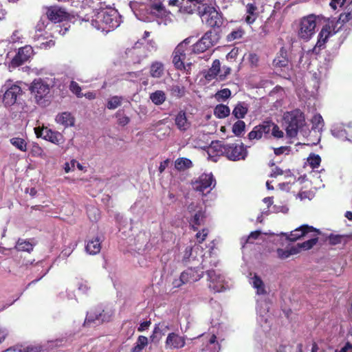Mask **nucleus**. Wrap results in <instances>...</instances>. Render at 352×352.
I'll return each instance as SVG.
<instances>
[{
  "label": "nucleus",
  "instance_id": "f8f14e48",
  "mask_svg": "<svg viewBox=\"0 0 352 352\" xmlns=\"http://www.w3.org/2000/svg\"><path fill=\"white\" fill-rule=\"evenodd\" d=\"M111 314L104 310H92L87 313L85 324L91 323L100 324L104 322H107L110 320Z\"/></svg>",
  "mask_w": 352,
  "mask_h": 352
},
{
  "label": "nucleus",
  "instance_id": "39448f33",
  "mask_svg": "<svg viewBox=\"0 0 352 352\" xmlns=\"http://www.w3.org/2000/svg\"><path fill=\"white\" fill-rule=\"evenodd\" d=\"M30 91L35 102L40 105H45L49 100L50 86L45 80L38 78L35 79L31 84Z\"/></svg>",
  "mask_w": 352,
  "mask_h": 352
},
{
  "label": "nucleus",
  "instance_id": "a18cd8bd",
  "mask_svg": "<svg viewBox=\"0 0 352 352\" xmlns=\"http://www.w3.org/2000/svg\"><path fill=\"white\" fill-rule=\"evenodd\" d=\"M244 34V30L241 28H239L236 30H232L227 36L228 41H233L236 39L241 38Z\"/></svg>",
  "mask_w": 352,
  "mask_h": 352
},
{
  "label": "nucleus",
  "instance_id": "4c0bfd02",
  "mask_svg": "<svg viewBox=\"0 0 352 352\" xmlns=\"http://www.w3.org/2000/svg\"><path fill=\"white\" fill-rule=\"evenodd\" d=\"M214 114L219 118H224L230 114V109L224 104H218L214 110Z\"/></svg>",
  "mask_w": 352,
  "mask_h": 352
},
{
  "label": "nucleus",
  "instance_id": "6e6552de",
  "mask_svg": "<svg viewBox=\"0 0 352 352\" xmlns=\"http://www.w3.org/2000/svg\"><path fill=\"white\" fill-rule=\"evenodd\" d=\"M226 150L224 156L232 161L245 160L248 155V151L243 143L227 144Z\"/></svg>",
  "mask_w": 352,
  "mask_h": 352
},
{
  "label": "nucleus",
  "instance_id": "7ed1b4c3",
  "mask_svg": "<svg viewBox=\"0 0 352 352\" xmlns=\"http://www.w3.org/2000/svg\"><path fill=\"white\" fill-rule=\"evenodd\" d=\"M139 12V19L146 22L166 16V8L160 0H149L146 3L140 6Z\"/></svg>",
  "mask_w": 352,
  "mask_h": 352
},
{
  "label": "nucleus",
  "instance_id": "bb28decb",
  "mask_svg": "<svg viewBox=\"0 0 352 352\" xmlns=\"http://www.w3.org/2000/svg\"><path fill=\"white\" fill-rule=\"evenodd\" d=\"M221 71V63L219 60L216 59L213 61L212 67L206 72L204 77L208 81L214 79Z\"/></svg>",
  "mask_w": 352,
  "mask_h": 352
},
{
  "label": "nucleus",
  "instance_id": "a19ab883",
  "mask_svg": "<svg viewBox=\"0 0 352 352\" xmlns=\"http://www.w3.org/2000/svg\"><path fill=\"white\" fill-rule=\"evenodd\" d=\"M123 100V97L114 96L111 97L107 104V107L109 109H115L120 107L122 104V102Z\"/></svg>",
  "mask_w": 352,
  "mask_h": 352
},
{
  "label": "nucleus",
  "instance_id": "f03ea898",
  "mask_svg": "<svg viewBox=\"0 0 352 352\" xmlns=\"http://www.w3.org/2000/svg\"><path fill=\"white\" fill-rule=\"evenodd\" d=\"M189 38L180 43L173 53V63L179 70H188L192 65L190 56L193 54L188 47Z\"/></svg>",
  "mask_w": 352,
  "mask_h": 352
},
{
  "label": "nucleus",
  "instance_id": "8fccbe9b",
  "mask_svg": "<svg viewBox=\"0 0 352 352\" xmlns=\"http://www.w3.org/2000/svg\"><path fill=\"white\" fill-rule=\"evenodd\" d=\"M288 60L285 57V56L283 55V53H281L280 56H277L274 60V65L276 67H284L287 65Z\"/></svg>",
  "mask_w": 352,
  "mask_h": 352
},
{
  "label": "nucleus",
  "instance_id": "412c9836",
  "mask_svg": "<svg viewBox=\"0 0 352 352\" xmlns=\"http://www.w3.org/2000/svg\"><path fill=\"white\" fill-rule=\"evenodd\" d=\"M175 123L177 128L182 131H187L190 126V122L187 118L184 111H179L175 118Z\"/></svg>",
  "mask_w": 352,
  "mask_h": 352
},
{
  "label": "nucleus",
  "instance_id": "6e6d98bb",
  "mask_svg": "<svg viewBox=\"0 0 352 352\" xmlns=\"http://www.w3.org/2000/svg\"><path fill=\"white\" fill-rule=\"evenodd\" d=\"M116 117L118 118V122L120 125L125 126L130 122V118L128 116L121 115L119 112L116 113Z\"/></svg>",
  "mask_w": 352,
  "mask_h": 352
},
{
  "label": "nucleus",
  "instance_id": "13d9d810",
  "mask_svg": "<svg viewBox=\"0 0 352 352\" xmlns=\"http://www.w3.org/2000/svg\"><path fill=\"white\" fill-rule=\"evenodd\" d=\"M231 72V68L228 66H223L219 74V79L224 80Z\"/></svg>",
  "mask_w": 352,
  "mask_h": 352
},
{
  "label": "nucleus",
  "instance_id": "f257e3e1",
  "mask_svg": "<svg viewBox=\"0 0 352 352\" xmlns=\"http://www.w3.org/2000/svg\"><path fill=\"white\" fill-rule=\"evenodd\" d=\"M118 13L115 10H102L91 21V25L98 30L108 32L120 25Z\"/></svg>",
  "mask_w": 352,
  "mask_h": 352
},
{
  "label": "nucleus",
  "instance_id": "a211bd4d",
  "mask_svg": "<svg viewBox=\"0 0 352 352\" xmlns=\"http://www.w3.org/2000/svg\"><path fill=\"white\" fill-rule=\"evenodd\" d=\"M67 12L59 7H51L47 12V19L54 23H59L67 18Z\"/></svg>",
  "mask_w": 352,
  "mask_h": 352
},
{
  "label": "nucleus",
  "instance_id": "f704fd0d",
  "mask_svg": "<svg viewBox=\"0 0 352 352\" xmlns=\"http://www.w3.org/2000/svg\"><path fill=\"white\" fill-rule=\"evenodd\" d=\"M148 338L144 336H140L135 344V346L131 349V352H142V351L147 346Z\"/></svg>",
  "mask_w": 352,
  "mask_h": 352
},
{
  "label": "nucleus",
  "instance_id": "58836bf2",
  "mask_svg": "<svg viewBox=\"0 0 352 352\" xmlns=\"http://www.w3.org/2000/svg\"><path fill=\"white\" fill-rule=\"evenodd\" d=\"M43 348L41 345H28L16 346L14 349V351L18 352H41Z\"/></svg>",
  "mask_w": 352,
  "mask_h": 352
},
{
  "label": "nucleus",
  "instance_id": "e2e57ef3",
  "mask_svg": "<svg viewBox=\"0 0 352 352\" xmlns=\"http://www.w3.org/2000/svg\"><path fill=\"white\" fill-rule=\"evenodd\" d=\"M173 94L178 97H182L184 95V89L183 87H181L178 85L173 86L172 87Z\"/></svg>",
  "mask_w": 352,
  "mask_h": 352
},
{
  "label": "nucleus",
  "instance_id": "b1692460",
  "mask_svg": "<svg viewBox=\"0 0 352 352\" xmlns=\"http://www.w3.org/2000/svg\"><path fill=\"white\" fill-rule=\"evenodd\" d=\"M56 122L65 127L72 126L74 124V118L69 112L58 113L56 117Z\"/></svg>",
  "mask_w": 352,
  "mask_h": 352
},
{
  "label": "nucleus",
  "instance_id": "7c9ffc66",
  "mask_svg": "<svg viewBox=\"0 0 352 352\" xmlns=\"http://www.w3.org/2000/svg\"><path fill=\"white\" fill-rule=\"evenodd\" d=\"M150 76L155 78H161L164 74V66L159 61L153 62L150 67Z\"/></svg>",
  "mask_w": 352,
  "mask_h": 352
},
{
  "label": "nucleus",
  "instance_id": "c03bdc74",
  "mask_svg": "<svg viewBox=\"0 0 352 352\" xmlns=\"http://www.w3.org/2000/svg\"><path fill=\"white\" fill-rule=\"evenodd\" d=\"M311 122L313 124L312 129L317 130L318 131L322 130L324 126L322 117L320 114L315 115L311 119Z\"/></svg>",
  "mask_w": 352,
  "mask_h": 352
},
{
  "label": "nucleus",
  "instance_id": "052dcab7",
  "mask_svg": "<svg viewBox=\"0 0 352 352\" xmlns=\"http://www.w3.org/2000/svg\"><path fill=\"white\" fill-rule=\"evenodd\" d=\"M346 2V0H331L329 6L333 10H336L338 6L342 7Z\"/></svg>",
  "mask_w": 352,
  "mask_h": 352
},
{
  "label": "nucleus",
  "instance_id": "49530a36",
  "mask_svg": "<svg viewBox=\"0 0 352 352\" xmlns=\"http://www.w3.org/2000/svg\"><path fill=\"white\" fill-rule=\"evenodd\" d=\"M245 127V122L242 120H238L232 126V132L235 134V135L240 136L244 131Z\"/></svg>",
  "mask_w": 352,
  "mask_h": 352
},
{
  "label": "nucleus",
  "instance_id": "2eb2a0df",
  "mask_svg": "<svg viewBox=\"0 0 352 352\" xmlns=\"http://www.w3.org/2000/svg\"><path fill=\"white\" fill-rule=\"evenodd\" d=\"M336 31H334L333 32H331V26L329 25H325L323 26L318 34V41L313 48V52L316 54H318L320 50L324 47V45L329 37L336 34Z\"/></svg>",
  "mask_w": 352,
  "mask_h": 352
},
{
  "label": "nucleus",
  "instance_id": "4d7b16f0",
  "mask_svg": "<svg viewBox=\"0 0 352 352\" xmlns=\"http://www.w3.org/2000/svg\"><path fill=\"white\" fill-rule=\"evenodd\" d=\"M212 34V32L211 31H208L201 38L202 41H206V45L208 46L212 47L213 45V42L211 38Z\"/></svg>",
  "mask_w": 352,
  "mask_h": 352
},
{
  "label": "nucleus",
  "instance_id": "ddd939ff",
  "mask_svg": "<svg viewBox=\"0 0 352 352\" xmlns=\"http://www.w3.org/2000/svg\"><path fill=\"white\" fill-rule=\"evenodd\" d=\"M272 126L270 122H264L263 124L254 126L248 134L249 140H258L262 138H267L271 132Z\"/></svg>",
  "mask_w": 352,
  "mask_h": 352
},
{
  "label": "nucleus",
  "instance_id": "20e7f679",
  "mask_svg": "<svg viewBox=\"0 0 352 352\" xmlns=\"http://www.w3.org/2000/svg\"><path fill=\"white\" fill-rule=\"evenodd\" d=\"M287 135L289 138H294L298 132L302 130L305 125V119L303 113L300 109L286 112L283 116Z\"/></svg>",
  "mask_w": 352,
  "mask_h": 352
},
{
  "label": "nucleus",
  "instance_id": "72a5a7b5",
  "mask_svg": "<svg viewBox=\"0 0 352 352\" xmlns=\"http://www.w3.org/2000/svg\"><path fill=\"white\" fill-rule=\"evenodd\" d=\"M149 98L155 105H160L165 102L166 96L163 91L157 90L151 93Z\"/></svg>",
  "mask_w": 352,
  "mask_h": 352
},
{
  "label": "nucleus",
  "instance_id": "338daca9",
  "mask_svg": "<svg viewBox=\"0 0 352 352\" xmlns=\"http://www.w3.org/2000/svg\"><path fill=\"white\" fill-rule=\"evenodd\" d=\"M78 289L83 294H87L90 289V286L87 281L82 282L78 285Z\"/></svg>",
  "mask_w": 352,
  "mask_h": 352
},
{
  "label": "nucleus",
  "instance_id": "a878e982",
  "mask_svg": "<svg viewBox=\"0 0 352 352\" xmlns=\"http://www.w3.org/2000/svg\"><path fill=\"white\" fill-rule=\"evenodd\" d=\"M168 330V326L164 323H160L157 324L153 331V334L150 336L151 342H157L160 340L162 336H164Z\"/></svg>",
  "mask_w": 352,
  "mask_h": 352
},
{
  "label": "nucleus",
  "instance_id": "37998d69",
  "mask_svg": "<svg viewBox=\"0 0 352 352\" xmlns=\"http://www.w3.org/2000/svg\"><path fill=\"white\" fill-rule=\"evenodd\" d=\"M10 143L21 151H26L27 144L25 141L20 138H12L10 139Z\"/></svg>",
  "mask_w": 352,
  "mask_h": 352
},
{
  "label": "nucleus",
  "instance_id": "09e8293b",
  "mask_svg": "<svg viewBox=\"0 0 352 352\" xmlns=\"http://www.w3.org/2000/svg\"><path fill=\"white\" fill-rule=\"evenodd\" d=\"M308 163L312 168H317L321 162V158L318 155L311 154L307 159Z\"/></svg>",
  "mask_w": 352,
  "mask_h": 352
},
{
  "label": "nucleus",
  "instance_id": "e433bc0d",
  "mask_svg": "<svg viewBox=\"0 0 352 352\" xmlns=\"http://www.w3.org/2000/svg\"><path fill=\"white\" fill-rule=\"evenodd\" d=\"M192 162L189 159L184 157L178 158L175 163V168L179 170H184L192 167Z\"/></svg>",
  "mask_w": 352,
  "mask_h": 352
},
{
  "label": "nucleus",
  "instance_id": "393cba45",
  "mask_svg": "<svg viewBox=\"0 0 352 352\" xmlns=\"http://www.w3.org/2000/svg\"><path fill=\"white\" fill-rule=\"evenodd\" d=\"M205 218V212L203 211L202 208H199L190 220V224L192 226L194 230H197L198 226L204 223Z\"/></svg>",
  "mask_w": 352,
  "mask_h": 352
},
{
  "label": "nucleus",
  "instance_id": "1a4fd4ad",
  "mask_svg": "<svg viewBox=\"0 0 352 352\" xmlns=\"http://www.w3.org/2000/svg\"><path fill=\"white\" fill-rule=\"evenodd\" d=\"M216 181L212 173H204L193 183V188L203 195L208 193L215 186Z\"/></svg>",
  "mask_w": 352,
  "mask_h": 352
},
{
  "label": "nucleus",
  "instance_id": "5701e85b",
  "mask_svg": "<svg viewBox=\"0 0 352 352\" xmlns=\"http://www.w3.org/2000/svg\"><path fill=\"white\" fill-rule=\"evenodd\" d=\"M320 234V232L319 230H318V232H311L308 236H306V238H308V239L306 241H304L301 243H298V250H299L300 248L304 249V250H309L315 245L318 241V234Z\"/></svg>",
  "mask_w": 352,
  "mask_h": 352
},
{
  "label": "nucleus",
  "instance_id": "dca6fc26",
  "mask_svg": "<svg viewBox=\"0 0 352 352\" xmlns=\"http://www.w3.org/2000/svg\"><path fill=\"white\" fill-rule=\"evenodd\" d=\"M6 89L5 94L3 95V101L6 106H11L14 104L16 101L18 95H19L22 90L18 85H12L10 88L3 87V89Z\"/></svg>",
  "mask_w": 352,
  "mask_h": 352
},
{
  "label": "nucleus",
  "instance_id": "9d476101",
  "mask_svg": "<svg viewBox=\"0 0 352 352\" xmlns=\"http://www.w3.org/2000/svg\"><path fill=\"white\" fill-rule=\"evenodd\" d=\"M208 276V287L214 292H221L228 288L223 276L211 270L206 272Z\"/></svg>",
  "mask_w": 352,
  "mask_h": 352
},
{
  "label": "nucleus",
  "instance_id": "2f4dec72",
  "mask_svg": "<svg viewBox=\"0 0 352 352\" xmlns=\"http://www.w3.org/2000/svg\"><path fill=\"white\" fill-rule=\"evenodd\" d=\"M169 4L179 7L180 12L184 13L192 14L195 10V6L188 5L186 0H170Z\"/></svg>",
  "mask_w": 352,
  "mask_h": 352
},
{
  "label": "nucleus",
  "instance_id": "c756f323",
  "mask_svg": "<svg viewBox=\"0 0 352 352\" xmlns=\"http://www.w3.org/2000/svg\"><path fill=\"white\" fill-rule=\"evenodd\" d=\"M226 144H223L221 141H212L208 148V153L210 155L211 153H214L217 155H224Z\"/></svg>",
  "mask_w": 352,
  "mask_h": 352
},
{
  "label": "nucleus",
  "instance_id": "864d4df0",
  "mask_svg": "<svg viewBox=\"0 0 352 352\" xmlns=\"http://www.w3.org/2000/svg\"><path fill=\"white\" fill-rule=\"evenodd\" d=\"M352 19V12L342 13L337 21V23L344 24L349 21Z\"/></svg>",
  "mask_w": 352,
  "mask_h": 352
},
{
  "label": "nucleus",
  "instance_id": "3c124183",
  "mask_svg": "<svg viewBox=\"0 0 352 352\" xmlns=\"http://www.w3.org/2000/svg\"><path fill=\"white\" fill-rule=\"evenodd\" d=\"M344 239V236L343 235L333 234H331L328 237L329 243L333 245L340 244Z\"/></svg>",
  "mask_w": 352,
  "mask_h": 352
},
{
  "label": "nucleus",
  "instance_id": "774afa93",
  "mask_svg": "<svg viewBox=\"0 0 352 352\" xmlns=\"http://www.w3.org/2000/svg\"><path fill=\"white\" fill-rule=\"evenodd\" d=\"M339 352H352V343L347 342Z\"/></svg>",
  "mask_w": 352,
  "mask_h": 352
},
{
  "label": "nucleus",
  "instance_id": "6ab92c4d",
  "mask_svg": "<svg viewBox=\"0 0 352 352\" xmlns=\"http://www.w3.org/2000/svg\"><path fill=\"white\" fill-rule=\"evenodd\" d=\"M185 343L184 337L175 333H170L166 338V348L168 349H181L184 346Z\"/></svg>",
  "mask_w": 352,
  "mask_h": 352
},
{
  "label": "nucleus",
  "instance_id": "c85d7f7f",
  "mask_svg": "<svg viewBox=\"0 0 352 352\" xmlns=\"http://www.w3.org/2000/svg\"><path fill=\"white\" fill-rule=\"evenodd\" d=\"M246 12L248 15L245 21L248 24L253 23L258 16V8L254 3H248L246 6Z\"/></svg>",
  "mask_w": 352,
  "mask_h": 352
},
{
  "label": "nucleus",
  "instance_id": "bf43d9fd",
  "mask_svg": "<svg viewBox=\"0 0 352 352\" xmlns=\"http://www.w3.org/2000/svg\"><path fill=\"white\" fill-rule=\"evenodd\" d=\"M199 208H201V207L197 203L194 202L190 203L187 206L188 212L192 214L197 212Z\"/></svg>",
  "mask_w": 352,
  "mask_h": 352
},
{
  "label": "nucleus",
  "instance_id": "603ef678",
  "mask_svg": "<svg viewBox=\"0 0 352 352\" xmlns=\"http://www.w3.org/2000/svg\"><path fill=\"white\" fill-rule=\"evenodd\" d=\"M69 89L72 93L76 95L78 98L82 97L83 94L81 93V87L79 86V85L75 82L72 81L69 85Z\"/></svg>",
  "mask_w": 352,
  "mask_h": 352
},
{
  "label": "nucleus",
  "instance_id": "aec40b11",
  "mask_svg": "<svg viewBox=\"0 0 352 352\" xmlns=\"http://www.w3.org/2000/svg\"><path fill=\"white\" fill-rule=\"evenodd\" d=\"M182 274L183 280L187 284L200 280L204 276V272L199 273L196 268L190 267L184 271Z\"/></svg>",
  "mask_w": 352,
  "mask_h": 352
},
{
  "label": "nucleus",
  "instance_id": "9b49d317",
  "mask_svg": "<svg viewBox=\"0 0 352 352\" xmlns=\"http://www.w3.org/2000/svg\"><path fill=\"white\" fill-rule=\"evenodd\" d=\"M34 131L37 138H42L55 144L59 145L64 142L63 136L60 133L53 131L47 127H36L34 128Z\"/></svg>",
  "mask_w": 352,
  "mask_h": 352
},
{
  "label": "nucleus",
  "instance_id": "79ce46f5",
  "mask_svg": "<svg viewBox=\"0 0 352 352\" xmlns=\"http://www.w3.org/2000/svg\"><path fill=\"white\" fill-rule=\"evenodd\" d=\"M211 46L206 45V41H202L201 39L198 41L191 48L193 54H199L205 52L206 50L210 48Z\"/></svg>",
  "mask_w": 352,
  "mask_h": 352
},
{
  "label": "nucleus",
  "instance_id": "423d86ee",
  "mask_svg": "<svg viewBox=\"0 0 352 352\" xmlns=\"http://www.w3.org/2000/svg\"><path fill=\"white\" fill-rule=\"evenodd\" d=\"M200 16H207L206 23L211 28H220L223 24V18L214 7L202 4L197 8Z\"/></svg>",
  "mask_w": 352,
  "mask_h": 352
},
{
  "label": "nucleus",
  "instance_id": "cd10ccee",
  "mask_svg": "<svg viewBox=\"0 0 352 352\" xmlns=\"http://www.w3.org/2000/svg\"><path fill=\"white\" fill-rule=\"evenodd\" d=\"M85 250L89 254L94 255L99 253L101 250L100 239L97 236L88 241Z\"/></svg>",
  "mask_w": 352,
  "mask_h": 352
},
{
  "label": "nucleus",
  "instance_id": "473e14b6",
  "mask_svg": "<svg viewBox=\"0 0 352 352\" xmlns=\"http://www.w3.org/2000/svg\"><path fill=\"white\" fill-rule=\"evenodd\" d=\"M35 243H32L30 240L19 239L16 241L15 248L18 251H25L30 252L33 250Z\"/></svg>",
  "mask_w": 352,
  "mask_h": 352
},
{
  "label": "nucleus",
  "instance_id": "ea45409f",
  "mask_svg": "<svg viewBox=\"0 0 352 352\" xmlns=\"http://www.w3.org/2000/svg\"><path fill=\"white\" fill-rule=\"evenodd\" d=\"M278 258L280 259H285L289 257L292 254H296L298 253V250L297 248L293 247L289 250H284L281 248H278L276 251Z\"/></svg>",
  "mask_w": 352,
  "mask_h": 352
},
{
  "label": "nucleus",
  "instance_id": "0eeeda50",
  "mask_svg": "<svg viewBox=\"0 0 352 352\" xmlns=\"http://www.w3.org/2000/svg\"><path fill=\"white\" fill-rule=\"evenodd\" d=\"M317 17L314 14H309L303 17L300 23L298 35L301 39L307 41L316 32Z\"/></svg>",
  "mask_w": 352,
  "mask_h": 352
},
{
  "label": "nucleus",
  "instance_id": "c9c22d12",
  "mask_svg": "<svg viewBox=\"0 0 352 352\" xmlns=\"http://www.w3.org/2000/svg\"><path fill=\"white\" fill-rule=\"evenodd\" d=\"M247 113L248 107L243 102L239 103L232 111V114L238 119L244 118Z\"/></svg>",
  "mask_w": 352,
  "mask_h": 352
},
{
  "label": "nucleus",
  "instance_id": "f3484780",
  "mask_svg": "<svg viewBox=\"0 0 352 352\" xmlns=\"http://www.w3.org/2000/svg\"><path fill=\"white\" fill-rule=\"evenodd\" d=\"M311 232H318V229L308 225H302L292 231L287 236V239L291 241H295L302 237H306Z\"/></svg>",
  "mask_w": 352,
  "mask_h": 352
},
{
  "label": "nucleus",
  "instance_id": "0e129e2a",
  "mask_svg": "<svg viewBox=\"0 0 352 352\" xmlns=\"http://www.w3.org/2000/svg\"><path fill=\"white\" fill-rule=\"evenodd\" d=\"M199 246L195 245L193 248H187L185 250L184 255V261L189 260L190 257L192 255V252L195 250H198Z\"/></svg>",
  "mask_w": 352,
  "mask_h": 352
},
{
  "label": "nucleus",
  "instance_id": "69168bd1",
  "mask_svg": "<svg viewBox=\"0 0 352 352\" xmlns=\"http://www.w3.org/2000/svg\"><path fill=\"white\" fill-rule=\"evenodd\" d=\"M261 232L259 230L252 232L247 239L248 243H253L254 240L258 239Z\"/></svg>",
  "mask_w": 352,
  "mask_h": 352
},
{
  "label": "nucleus",
  "instance_id": "de8ad7c7",
  "mask_svg": "<svg viewBox=\"0 0 352 352\" xmlns=\"http://www.w3.org/2000/svg\"><path fill=\"white\" fill-rule=\"evenodd\" d=\"M231 95V91L229 89L226 88L217 91L215 94V98L220 101L221 100L228 99Z\"/></svg>",
  "mask_w": 352,
  "mask_h": 352
},
{
  "label": "nucleus",
  "instance_id": "4468645a",
  "mask_svg": "<svg viewBox=\"0 0 352 352\" xmlns=\"http://www.w3.org/2000/svg\"><path fill=\"white\" fill-rule=\"evenodd\" d=\"M32 54L33 49L31 46L25 45V47H21L11 61L12 66L16 67L23 65Z\"/></svg>",
  "mask_w": 352,
  "mask_h": 352
},
{
  "label": "nucleus",
  "instance_id": "680f3d73",
  "mask_svg": "<svg viewBox=\"0 0 352 352\" xmlns=\"http://www.w3.org/2000/svg\"><path fill=\"white\" fill-rule=\"evenodd\" d=\"M250 65L253 67L258 65L259 58L256 54H250L248 57Z\"/></svg>",
  "mask_w": 352,
  "mask_h": 352
},
{
  "label": "nucleus",
  "instance_id": "4be33fe9",
  "mask_svg": "<svg viewBox=\"0 0 352 352\" xmlns=\"http://www.w3.org/2000/svg\"><path fill=\"white\" fill-rule=\"evenodd\" d=\"M250 283L256 289V294L257 295L263 296L267 294V291L264 282L256 274H254V276L250 278Z\"/></svg>",
  "mask_w": 352,
  "mask_h": 352
},
{
  "label": "nucleus",
  "instance_id": "5fc2aeb1",
  "mask_svg": "<svg viewBox=\"0 0 352 352\" xmlns=\"http://www.w3.org/2000/svg\"><path fill=\"white\" fill-rule=\"evenodd\" d=\"M271 124L272 125L271 128L272 135L278 138H282L283 136V132L279 129V127L277 125L272 122H271Z\"/></svg>",
  "mask_w": 352,
  "mask_h": 352
}]
</instances>
